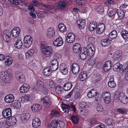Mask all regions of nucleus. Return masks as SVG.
<instances>
[{
    "instance_id": "24",
    "label": "nucleus",
    "mask_w": 128,
    "mask_h": 128,
    "mask_svg": "<svg viewBox=\"0 0 128 128\" xmlns=\"http://www.w3.org/2000/svg\"><path fill=\"white\" fill-rule=\"evenodd\" d=\"M108 85L109 87L112 88H114L116 86V84L112 76L110 77L109 81L108 82Z\"/></svg>"
},
{
    "instance_id": "49",
    "label": "nucleus",
    "mask_w": 128,
    "mask_h": 128,
    "mask_svg": "<svg viewBox=\"0 0 128 128\" xmlns=\"http://www.w3.org/2000/svg\"><path fill=\"white\" fill-rule=\"evenodd\" d=\"M17 122V120L15 117L14 116H12L11 117V120L10 122H8L9 123V126H13L15 125Z\"/></svg>"
},
{
    "instance_id": "33",
    "label": "nucleus",
    "mask_w": 128,
    "mask_h": 128,
    "mask_svg": "<svg viewBox=\"0 0 128 128\" xmlns=\"http://www.w3.org/2000/svg\"><path fill=\"white\" fill-rule=\"evenodd\" d=\"M62 108L64 112L68 113L70 110V105L63 104L62 105Z\"/></svg>"
},
{
    "instance_id": "2",
    "label": "nucleus",
    "mask_w": 128,
    "mask_h": 128,
    "mask_svg": "<svg viewBox=\"0 0 128 128\" xmlns=\"http://www.w3.org/2000/svg\"><path fill=\"white\" fill-rule=\"evenodd\" d=\"M68 4L66 0H60L54 5V9L56 10H64Z\"/></svg>"
},
{
    "instance_id": "34",
    "label": "nucleus",
    "mask_w": 128,
    "mask_h": 128,
    "mask_svg": "<svg viewBox=\"0 0 128 128\" xmlns=\"http://www.w3.org/2000/svg\"><path fill=\"white\" fill-rule=\"evenodd\" d=\"M120 96V101L124 104H126L128 102V98L126 96L124 95V94L121 93V95Z\"/></svg>"
},
{
    "instance_id": "58",
    "label": "nucleus",
    "mask_w": 128,
    "mask_h": 128,
    "mask_svg": "<svg viewBox=\"0 0 128 128\" xmlns=\"http://www.w3.org/2000/svg\"><path fill=\"white\" fill-rule=\"evenodd\" d=\"M55 91L58 94H60L62 93L63 90H62L61 87L58 86L56 88Z\"/></svg>"
},
{
    "instance_id": "7",
    "label": "nucleus",
    "mask_w": 128,
    "mask_h": 128,
    "mask_svg": "<svg viewBox=\"0 0 128 128\" xmlns=\"http://www.w3.org/2000/svg\"><path fill=\"white\" fill-rule=\"evenodd\" d=\"M71 69L72 73L74 74H77L80 71V66L77 63H74L72 66Z\"/></svg>"
},
{
    "instance_id": "40",
    "label": "nucleus",
    "mask_w": 128,
    "mask_h": 128,
    "mask_svg": "<svg viewBox=\"0 0 128 128\" xmlns=\"http://www.w3.org/2000/svg\"><path fill=\"white\" fill-rule=\"evenodd\" d=\"M3 82L5 83H10L12 81V77L8 74H7Z\"/></svg>"
},
{
    "instance_id": "32",
    "label": "nucleus",
    "mask_w": 128,
    "mask_h": 128,
    "mask_svg": "<svg viewBox=\"0 0 128 128\" xmlns=\"http://www.w3.org/2000/svg\"><path fill=\"white\" fill-rule=\"evenodd\" d=\"M23 45V43L20 39L16 40L15 42L14 46L15 48L20 49L22 47Z\"/></svg>"
},
{
    "instance_id": "6",
    "label": "nucleus",
    "mask_w": 128,
    "mask_h": 128,
    "mask_svg": "<svg viewBox=\"0 0 128 128\" xmlns=\"http://www.w3.org/2000/svg\"><path fill=\"white\" fill-rule=\"evenodd\" d=\"M102 98L104 102L106 104L109 103L111 100L110 94L108 92H106L102 94Z\"/></svg>"
},
{
    "instance_id": "50",
    "label": "nucleus",
    "mask_w": 128,
    "mask_h": 128,
    "mask_svg": "<svg viewBox=\"0 0 128 128\" xmlns=\"http://www.w3.org/2000/svg\"><path fill=\"white\" fill-rule=\"evenodd\" d=\"M116 11L114 9L110 10L108 13V16L110 17H114L116 15Z\"/></svg>"
},
{
    "instance_id": "61",
    "label": "nucleus",
    "mask_w": 128,
    "mask_h": 128,
    "mask_svg": "<svg viewBox=\"0 0 128 128\" xmlns=\"http://www.w3.org/2000/svg\"><path fill=\"white\" fill-rule=\"evenodd\" d=\"M58 65L56 64L55 65H50V68L52 71H54L58 69Z\"/></svg>"
},
{
    "instance_id": "59",
    "label": "nucleus",
    "mask_w": 128,
    "mask_h": 128,
    "mask_svg": "<svg viewBox=\"0 0 128 128\" xmlns=\"http://www.w3.org/2000/svg\"><path fill=\"white\" fill-rule=\"evenodd\" d=\"M3 38L4 40L6 42L10 41V36H7L6 35H3Z\"/></svg>"
},
{
    "instance_id": "38",
    "label": "nucleus",
    "mask_w": 128,
    "mask_h": 128,
    "mask_svg": "<svg viewBox=\"0 0 128 128\" xmlns=\"http://www.w3.org/2000/svg\"><path fill=\"white\" fill-rule=\"evenodd\" d=\"M44 74L46 76H50L51 74L52 70L49 68L44 69L43 71Z\"/></svg>"
},
{
    "instance_id": "56",
    "label": "nucleus",
    "mask_w": 128,
    "mask_h": 128,
    "mask_svg": "<svg viewBox=\"0 0 128 128\" xmlns=\"http://www.w3.org/2000/svg\"><path fill=\"white\" fill-rule=\"evenodd\" d=\"M117 112L122 114H125L127 112V110L125 108H119L117 110Z\"/></svg>"
},
{
    "instance_id": "28",
    "label": "nucleus",
    "mask_w": 128,
    "mask_h": 128,
    "mask_svg": "<svg viewBox=\"0 0 128 128\" xmlns=\"http://www.w3.org/2000/svg\"><path fill=\"white\" fill-rule=\"evenodd\" d=\"M87 76V74L86 72H82L79 74L78 76V79L81 81L84 80Z\"/></svg>"
},
{
    "instance_id": "15",
    "label": "nucleus",
    "mask_w": 128,
    "mask_h": 128,
    "mask_svg": "<svg viewBox=\"0 0 128 128\" xmlns=\"http://www.w3.org/2000/svg\"><path fill=\"white\" fill-rule=\"evenodd\" d=\"M55 33L54 28L52 27L48 28L47 32V36L48 38H51L53 37Z\"/></svg>"
},
{
    "instance_id": "8",
    "label": "nucleus",
    "mask_w": 128,
    "mask_h": 128,
    "mask_svg": "<svg viewBox=\"0 0 128 128\" xmlns=\"http://www.w3.org/2000/svg\"><path fill=\"white\" fill-rule=\"evenodd\" d=\"M2 115L5 118H8L11 116L12 110L10 108H6L2 112Z\"/></svg>"
},
{
    "instance_id": "41",
    "label": "nucleus",
    "mask_w": 128,
    "mask_h": 128,
    "mask_svg": "<svg viewBox=\"0 0 128 128\" xmlns=\"http://www.w3.org/2000/svg\"><path fill=\"white\" fill-rule=\"evenodd\" d=\"M60 114V113L58 111L56 110H53L52 111L50 116L51 118H52L54 117L59 116Z\"/></svg>"
},
{
    "instance_id": "17",
    "label": "nucleus",
    "mask_w": 128,
    "mask_h": 128,
    "mask_svg": "<svg viewBox=\"0 0 128 128\" xmlns=\"http://www.w3.org/2000/svg\"><path fill=\"white\" fill-rule=\"evenodd\" d=\"M42 106L38 104H34L31 106V108L32 111L38 112L42 108Z\"/></svg>"
},
{
    "instance_id": "29",
    "label": "nucleus",
    "mask_w": 128,
    "mask_h": 128,
    "mask_svg": "<svg viewBox=\"0 0 128 128\" xmlns=\"http://www.w3.org/2000/svg\"><path fill=\"white\" fill-rule=\"evenodd\" d=\"M81 48L80 45L79 43H76L74 45L73 50L74 52L76 53H78L80 52Z\"/></svg>"
},
{
    "instance_id": "3",
    "label": "nucleus",
    "mask_w": 128,
    "mask_h": 128,
    "mask_svg": "<svg viewBox=\"0 0 128 128\" xmlns=\"http://www.w3.org/2000/svg\"><path fill=\"white\" fill-rule=\"evenodd\" d=\"M24 45L26 48H28L32 44V39L30 36H26L24 38Z\"/></svg>"
},
{
    "instance_id": "1",
    "label": "nucleus",
    "mask_w": 128,
    "mask_h": 128,
    "mask_svg": "<svg viewBox=\"0 0 128 128\" xmlns=\"http://www.w3.org/2000/svg\"><path fill=\"white\" fill-rule=\"evenodd\" d=\"M94 52L93 49L89 45L87 46L86 48H82L80 52V56L82 60L86 59L87 56H92Z\"/></svg>"
},
{
    "instance_id": "35",
    "label": "nucleus",
    "mask_w": 128,
    "mask_h": 128,
    "mask_svg": "<svg viewBox=\"0 0 128 128\" xmlns=\"http://www.w3.org/2000/svg\"><path fill=\"white\" fill-rule=\"evenodd\" d=\"M70 118L73 124H77L79 121V118L78 115H73L71 116Z\"/></svg>"
},
{
    "instance_id": "39",
    "label": "nucleus",
    "mask_w": 128,
    "mask_h": 128,
    "mask_svg": "<svg viewBox=\"0 0 128 128\" xmlns=\"http://www.w3.org/2000/svg\"><path fill=\"white\" fill-rule=\"evenodd\" d=\"M34 52V50L32 49L28 50L25 54L26 58H30L33 55Z\"/></svg>"
},
{
    "instance_id": "52",
    "label": "nucleus",
    "mask_w": 128,
    "mask_h": 128,
    "mask_svg": "<svg viewBox=\"0 0 128 128\" xmlns=\"http://www.w3.org/2000/svg\"><path fill=\"white\" fill-rule=\"evenodd\" d=\"M58 125V120H56L52 121L51 124V126L53 128H57Z\"/></svg>"
},
{
    "instance_id": "43",
    "label": "nucleus",
    "mask_w": 128,
    "mask_h": 128,
    "mask_svg": "<svg viewBox=\"0 0 128 128\" xmlns=\"http://www.w3.org/2000/svg\"><path fill=\"white\" fill-rule=\"evenodd\" d=\"M58 28L60 31L61 32H63L66 30V26L63 24L61 23L58 25Z\"/></svg>"
},
{
    "instance_id": "44",
    "label": "nucleus",
    "mask_w": 128,
    "mask_h": 128,
    "mask_svg": "<svg viewBox=\"0 0 128 128\" xmlns=\"http://www.w3.org/2000/svg\"><path fill=\"white\" fill-rule=\"evenodd\" d=\"M32 96L30 94H26L22 98L24 102H27L32 99Z\"/></svg>"
},
{
    "instance_id": "25",
    "label": "nucleus",
    "mask_w": 128,
    "mask_h": 128,
    "mask_svg": "<svg viewBox=\"0 0 128 128\" xmlns=\"http://www.w3.org/2000/svg\"><path fill=\"white\" fill-rule=\"evenodd\" d=\"M112 66V63L110 60H108L106 62L104 66V70L106 72L110 69Z\"/></svg>"
},
{
    "instance_id": "60",
    "label": "nucleus",
    "mask_w": 128,
    "mask_h": 128,
    "mask_svg": "<svg viewBox=\"0 0 128 128\" xmlns=\"http://www.w3.org/2000/svg\"><path fill=\"white\" fill-rule=\"evenodd\" d=\"M76 3L78 5H84L85 3V0H76Z\"/></svg>"
},
{
    "instance_id": "47",
    "label": "nucleus",
    "mask_w": 128,
    "mask_h": 128,
    "mask_svg": "<svg viewBox=\"0 0 128 128\" xmlns=\"http://www.w3.org/2000/svg\"><path fill=\"white\" fill-rule=\"evenodd\" d=\"M116 15H117L118 17L120 19H121L124 16V12L121 10H118L116 12Z\"/></svg>"
},
{
    "instance_id": "10",
    "label": "nucleus",
    "mask_w": 128,
    "mask_h": 128,
    "mask_svg": "<svg viewBox=\"0 0 128 128\" xmlns=\"http://www.w3.org/2000/svg\"><path fill=\"white\" fill-rule=\"evenodd\" d=\"M123 66L119 63H117L113 66V68L115 71H119L121 73H122L124 71V68H122Z\"/></svg>"
},
{
    "instance_id": "46",
    "label": "nucleus",
    "mask_w": 128,
    "mask_h": 128,
    "mask_svg": "<svg viewBox=\"0 0 128 128\" xmlns=\"http://www.w3.org/2000/svg\"><path fill=\"white\" fill-rule=\"evenodd\" d=\"M36 84L37 87L40 89H42L45 86L44 82L40 80L37 81Z\"/></svg>"
},
{
    "instance_id": "53",
    "label": "nucleus",
    "mask_w": 128,
    "mask_h": 128,
    "mask_svg": "<svg viewBox=\"0 0 128 128\" xmlns=\"http://www.w3.org/2000/svg\"><path fill=\"white\" fill-rule=\"evenodd\" d=\"M7 74V72L3 71L0 72V78L2 82Z\"/></svg>"
},
{
    "instance_id": "14",
    "label": "nucleus",
    "mask_w": 128,
    "mask_h": 128,
    "mask_svg": "<svg viewBox=\"0 0 128 128\" xmlns=\"http://www.w3.org/2000/svg\"><path fill=\"white\" fill-rule=\"evenodd\" d=\"M63 44V42L62 37H59L54 40L53 44L54 46H62Z\"/></svg>"
},
{
    "instance_id": "48",
    "label": "nucleus",
    "mask_w": 128,
    "mask_h": 128,
    "mask_svg": "<svg viewBox=\"0 0 128 128\" xmlns=\"http://www.w3.org/2000/svg\"><path fill=\"white\" fill-rule=\"evenodd\" d=\"M104 122L106 124L112 125L114 123V120L112 118H108L105 120Z\"/></svg>"
},
{
    "instance_id": "36",
    "label": "nucleus",
    "mask_w": 128,
    "mask_h": 128,
    "mask_svg": "<svg viewBox=\"0 0 128 128\" xmlns=\"http://www.w3.org/2000/svg\"><path fill=\"white\" fill-rule=\"evenodd\" d=\"M110 40L107 38L102 40L101 42L102 45L104 46L108 45L110 43Z\"/></svg>"
},
{
    "instance_id": "54",
    "label": "nucleus",
    "mask_w": 128,
    "mask_h": 128,
    "mask_svg": "<svg viewBox=\"0 0 128 128\" xmlns=\"http://www.w3.org/2000/svg\"><path fill=\"white\" fill-rule=\"evenodd\" d=\"M42 3L40 2H39L36 0H32V1L30 2V4L33 6H37L39 5H40V4Z\"/></svg>"
},
{
    "instance_id": "19",
    "label": "nucleus",
    "mask_w": 128,
    "mask_h": 128,
    "mask_svg": "<svg viewBox=\"0 0 128 128\" xmlns=\"http://www.w3.org/2000/svg\"><path fill=\"white\" fill-rule=\"evenodd\" d=\"M30 88L29 85L27 84H24L20 88V90L22 93H25L28 91Z\"/></svg>"
},
{
    "instance_id": "20",
    "label": "nucleus",
    "mask_w": 128,
    "mask_h": 128,
    "mask_svg": "<svg viewBox=\"0 0 128 128\" xmlns=\"http://www.w3.org/2000/svg\"><path fill=\"white\" fill-rule=\"evenodd\" d=\"M79 105L80 107L84 108L90 107L92 104L90 102L82 101L79 103Z\"/></svg>"
},
{
    "instance_id": "5",
    "label": "nucleus",
    "mask_w": 128,
    "mask_h": 128,
    "mask_svg": "<svg viewBox=\"0 0 128 128\" xmlns=\"http://www.w3.org/2000/svg\"><path fill=\"white\" fill-rule=\"evenodd\" d=\"M44 56L46 57H50L52 52V48L50 46L46 47L45 48L42 50Z\"/></svg>"
},
{
    "instance_id": "57",
    "label": "nucleus",
    "mask_w": 128,
    "mask_h": 128,
    "mask_svg": "<svg viewBox=\"0 0 128 128\" xmlns=\"http://www.w3.org/2000/svg\"><path fill=\"white\" fill-rule=\"evenodd\" d=\"M40 6H42L50 10L54 8V6H53L51 5H45L42 2V4H40Z\"/></svg>"
},
{
    "instance_id": "21",
    "label": "nucleus",
    "mask_w": 128,
    "mask_h": 128,
    "mask_svg": "<svg viewBox=\"0 0 128 128\" xmlns=\"http://www.w3.org/2000/svg\"><path fill=\"white\" fill-rule=\"evenodd\" d=\"M40 125V119L37 118H35L32 120V125L34 128L38 127Z\"/></svg>"
},
{
    "instance_id": "45",
    "label": "nucleus",
    "mask_w": 128,
    "mask_h": 128,
    "mask_svg": "<svg viewBox=\"0 0 128 128\" xmlns=\"http://www.w3.org/2000/svg\"><path fill=\"white\" fill-rule=\"evenodd\" d=\"M30 117V115L28 113H25L21 115V119L22 120H28Z\"/></svg>"
},
{
    "instance_id": "16",
    "label": "nucleus",
    "mask_w": 128,
    "mask_h": 128,
    "mask_svg": "<svg viewBox=\"0 0 128 128\" xmlns=\"http://www.w3.org/2000/svg\"><path fill=\"white\" fill-rule=\"evenodd\" d=\"M20 28L18 27L14 28L12 30V36L15 37H17L20 33Z\"/></svg>"
},
{
    "instance_id": "9",
    "label": "nucleus",
    "mask_w": 128,
    "mask_h": 128,
    "mask_svg": "<svg viewBox=\"0 0 128 128\" xmlns=\"http://www.w3.org/2000/svg\"><path fill=\"white\" fill-rule=\"evenodd\" d=\"M41 102L43 104V106L48 107L50 104V100L48 97L45 96L41 99Z\"/></svg>"
},
{
    "instance_id": "26",
    "label": "nucleus",
    "mask_w": 128,
    "mask_h": 128,
    "mask_svg": "<svg viewBox=\"0 0 128 128\" xmlns=\"http://www.w3.org/2000/svg\"><path fill=\"white\" fill-rule=\"evenodd\" d=\"M76 23L80 29L84 28L85 27L86 25L85 21L84 20H78L77 21Z\"/></svg>"
},
{
    "instance_id": "4",
    "label": "nucleus",
    "mask_w": 128,
    "mask_h": 128,
    "mask_svg": "<svg viewBox=\"0 0 128 128\" xmlns=\"http://www.w3.org/2000/svg\"><path fill=\"white\" fill-rule=\"evenodd\" d=\"M15 77L18 81L20 83L24 82L26 80L24 74L21 72L17 71L15 73Z\"/></svg>"
},
{
    "instance_id": "30",
    "label": "nucleus",
    "mask_w": 128,
    "mask_h": 128,
    "mask_svg": "<svg viewBox=\"0 0 128 128\" xmlns=\"http://www.w3.org/2000/svg\"><path fill=\"white\" fill-rule=\"evenodd\" d=\"M97 23L96 22L93 21L91 22L89 24L88 28L90 31H93L97 27Z\"/></svg>"
},
{
    "instance_id": "27",
    "label": "nucleus",
    "mask_w": 128,
    "mask_h": 128,
    "mask_svg": "<svg viewBox=\"0 0 128 128\" xmlns=\"http://www.w3.org/2000/svg\"><path fill=\"white\" fill-rule=\"evenodd\" d=\"M72 86V83L70 82H67L65 83L62 87V89L66 91H68L70 90Z\"/></svg>"
},
{
    "instance_id": "12",
    "label": "nucleus",
    "mask_w": 128,
    "mask_h": 128,
    "mask_svg": "<svg viewBox=\"0 0 128 128\" xmlns=\"http://www.w3.org/2000/svg\"><path fill=\"white\" fill-rule=\"evenodd\" d=\"M75 38V35L74 34L72 33H70L67 35L66 40L68 42L71 43L74 41Z\"/></svg>"
},
{
    "instance_id": "55",
    "label": "nucleus",
    "mask_w": 128,
    "mask_h": 128,
    "mask_svg": "<svg viewBox=\"0 0 128 128\" xmlns=\"http://www.w3.org/2000/svg\"><path fill=\"white\" fill-rule=\"evenodd\" d=\"M115 2L114 0H107L104 3V5L109 6L114 4Z\"/></svg>"
},
{
    "instance_id": "13",
    "label": "nucleus",
    "mask_w": 128,
    "mask_h": 128,
    "mask_svg": "<svg viewBox=\"0 0 128 128\" xmlns=\"http://www.w3.org/2000/svg\"><path fill=\"white\" fill-rule=\"evenodd\" d=\"M59 68L60 72L63 74H66L67 73L68 71L67 67L65 64H61Z\"/></svg>"
},
{
    "instance_id": "42",
    "label": "nucleus",
    "mask_w": 128,
    "mask_h": 128,
    "mask_svg": "<svg viewBox=\"0 0 128 128\" xmlns=\"http://www.w3.org/2000/svg\"><path fill=\"white\" fill-rule=\"evenodd\" d=\"M117 32L116 30L112 31L109 34L110 38L112 39H114L117 37Z\"/></svg>"
},
{
    "instance_id": "18",
    "label": "nucleus",
    "mask_w": 128,
    "mask_h": 128,
    "mask_svg": "<svg viewBox=\"0 0 128 128\" xmlns=\"http://www.w3.org/2000/svg\"><path fill=\"white\" fill-rule=\"evenodd\" d=\"M9 124L8 121L1 119L0 120V128H8L9 127Z\"/></svg>"
},
{
    "instance_id": "23",
    "label": "nucleus",
    "mask_w": 128,
    "mask_h": 128,
    "mask_svg": "<svg viewBox=\"0 0 128 128\" xmlns=\"http://www.w3.org/2000/svg\"><path fill=\"white\" fill-rule=\"evenodd\" d=\"M14 96L12 94H9L6 96L4 98L5 101L8 103H10L13 102L14 100Z\"/></svg>"
},
{
    "instance_id": "64",
    "label": "nucleus",
    "mask_w": 128,
    "mask_h": 128,
    "mask_svg": "<svg viewBox=\"0 0 128 128\" xmlns=\"http://www.w3.org/2000/svg\"><path fill=\"white\" fill-rule=\"evenodd\" d=\"M96 110L98 112H102L104 110L103 107L101 104H98L96 107Z\"/></svg>"
},
{
    "instance_id": "62",
    "label": "nucleus",
    "mask_w": 128,
    "mask_h": 128,
    "mask_svg": "<svg viewBox=\"0 0 128 128\" xmlns=\"http://www.w3.org/2000/svg\"><path fill=\"white\" fill-rule=\"evenodd\" d=\"M95 60L92 58L90 59L87 62L88 63L89 65H93L95 63Z\"/></svg>"
},
{
    "instance_id": "31",
    "label": "nucleus",
    "mask_w": 128,
    "mask_h": 128,
    "mask_svg": "<svg viewBox=\"0 0 128 128\" xmlns=\"http://www.w3.org/2000/svg\"><path fill=\"white\" fill-rule=\"evenodd\" d=\"M4 60L5 64L8 66L11 65L13 62L12 58L8 56H5Z\"/></svg>"
},
{
    "instance_id": "51",
    "label": "nucleus",
    "mask_w": 128,
    "mask_h": 128,
    "mask_svg": "<svg viewBox=\"0 0 128 128\" xmlns=\"http://www.w3.org/2000/svg\"><path fill=\"white\" fill-rule=\"evenodd\" d=\"M96 10L99 14L102 13L104 11L103 6H99L97 7Z\"/></svg>"
},
{
    "instance_id": "22",
    "label": "nucleus",
    "mask_w": 128,
    "mask_h": 128,
    "mask_svg": "<svg viewBox=\"0 0 128 128\" xmlns=\"http://www.w3.org/2000/svg\"><path fill=\"white\" fill-rule=\"evenodd\" d=\"M98 94L97 89H92L88 93L87 95L90 98L96 96Z\"/></svg>"
},
{
    "instance_id": "11",
    "label": "nucleus",
    "mask_w": 128,
    "mask_h": 128,
    "mask_svg": "<svg viewBox=\"0 0 128 128\" xmlns=\"http://www.w3.org/2000/svg\"><path fill=\"white\" fill-rule=\"evenodd\" d=\"M105 29V27L104 24L103 23L100 24L97 27L96 33L98 34H100L104 32Z\"/></svg>"
},
{
    "instance_id": "63",
    "label": "nucleus",
    "mask_w": 128,
    "mask_h": 128,
    "mask_svg": "<svg viewBox=\"0 0 128 128\" xmlns=\"http://www.w3.org/2000/svg\"><path fill=\"white\" fill-rule=\"evenodd\" d=\"M58 125L57 128H63L64 126V122L60 120H58Z\"/></svg>"
},
{
    "instance_id": "37",
    "label": "nucleus",
    "mask_w": 128,
    "mask_h": 128,
    "mask_svg": "<svg viewBox=\"0 0 128 128\" xmlns=\"http://www.w3.org/2000/svg\"><path fill=\"white\" fill-rule=\"evenodd\" d=\"M122 37L124 39L128 38V32L125 30H122L120 32Z\"/></svg>"
}]
</instances>
